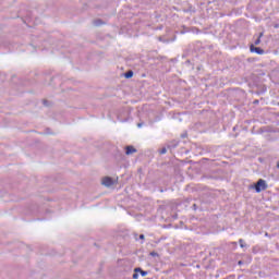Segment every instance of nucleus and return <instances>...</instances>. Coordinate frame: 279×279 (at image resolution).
Masks as SVG:
<instances>
[{
  "label": "nucleus",
  "instance_id": "f257e3e1",
  "mask_svg": "<svg viewBox=\"0 0 279 279\" xmlns=\"http://www.w3.org/2000/svg\"><path fill=\"white\" fill-rule=\"evenodd\" d=\"M253 187L255 189L256 193H262V191H267L268 189L267 181H265L264 179H259Z\"/></svg>",
  "mask_w": 279,
  "mask_h": 279
},
{
  "label": "nucleus",
  "instance_id": "f03ea898",
  "mask_svg": "<svg viewBox=\"0 0 279 279\" xmlns=\"http://www.w3.org/2000/svg\"><path fill=\"white\" fill-rule=\"evenodd\" d=\"M101 184H102L104 186H112V184H114V181H113L112 178H110V177H105V178H102V180H101Z\"/></svg>",
  "mask_w": 279,
  "mask_h": 279
},
{
  "label": "nucleus",
  "instance_id": "7ed1b4c3",
  "mask_svg": "<svg viewBox=\"0 0 279 279\" xmlns=\"http://www.w3.org/2000/svg\"><path fill=\"white\" fill-rule=\"evenodd\" d=\"M251 51L257 53L258 56H263V53H265L263 48L254 47V45H251Z\"/></svg>",
  "mask_w": 279,
  "mask_h": 279
},
{
  "label": "nucleus",
  "instance_id": "20e7f679",
  "mask_svg": "<svg viewBox=\"0 0 279 279\" xmlns=\"http://www.w3.org/2000/svg\"><path fill=\"white\" fill-rule=\"evenodd\" d=\"M126 156H132V154H136V148H134V146H126Z\"/></svg>",
  "mask_w": 279,
  "mask_h": 279
},
{
  "label": "nucleus",
  "instance_id": "39448f33",
  "mask_svg": "<svg viewBox=\"0 0 279 279\" xmlns=\"http://www.w3.org/2000/svg\"><path fill=\"white\" fill-rule=\"evenodd\" d=\"M134 271H135V274H141V276H143V277L147 276V271H145L141 268H135Z\"/></svg>",
  "mask_w": 279,
  "mask_h": 279
},
{
  "label": "nucleus",
  "instance_id": "423d86ee",
  "mask_svg": "<svg viewBox=\"0 0 279 279\" xmlns=\"http://www.w3.org/2000/svg\"><path fill=\"white\" fill-rule=\"evenodd\" d=\"M124 77H126V80H130V77H134V72L129 71L124 74Z\"/></svg>",
  "mask_w": 279,
  "mask_h": 279
},
{
  "label": "nucleus",
  "instance_id": "0eeeda50",
  "mask_svg": "<svg viewBox=\"0 0 279 279\" xmlns=\"http://www.w3.org/2000/svg\"><path fill=\"white\" fill-rule=\"evenodd\" d=\"M262 36H263V33H260L258 38L255 40V45H260V37Z\"/></svg>",
  "mask_w": 279,
  "mask_h": 279
},
{
  "label": "nucleus",
  "instance_id": "6e6552de",
  "mask_svg": "<svg viewBox=\"0 0 279 279\" xmlns=\"http://www.w3.org/2000/svg\"><path fill=\"white\" fill-rule=\"evenodd\" d=\"M239 243H240V247H245V244H243V239H240Z\"/></svg>",
  "mask_w": 279,
  "mask_h": 279
},
{
  "label": "nucleus",
  "instance_id": "1a4fd4ad",
  "mask_svg": "<svg viewBox=\"0 0 279 279\" xmlns=\"http://www.w3.org/2000/svg\"><path fill=\"white\" fill-rule=\"evenodd\" d=\"M133 279H138V272L133 274Z\"/></svg>",
  "mask_w": 279,
  "mask_h": 279
},
{
  "label": "nucleus",
  "instance_id": "9d476101",
  "mask_svg": "<svg viewBox=\"0 0 279 279\" xmlns=\"http://www.w3.org/2000/svg\"><path fill=\"white\" fill-rule=\"evenodd\" d=\"M95 25H101V21H96Z\"/></svg>",
  "mask_w": 279,
  "mask_h": 279
},
{
  "label": "nucleus",
  "instance_id": "9b49d317",
  "mask_svg": "<svg viewBox=\"0 0 279 279\" xmlns=\"http://www.w3.org/2000/svg\"><path fill=\"white\" fill-rule=\"evenodd\" d=\"M140 239H142V240L145 239V235H144V234H141V235H140Z\"/></svg>",
  "mask_w": 279,
  "mask_h": 279
},
{
  "label": "nucleus",
  "instance_id": "f8f14e48",
  "mask_svg": "<svg viewBox=\"0 0 279 279\" xmlns=\"http://www.w3.org/2000/svg\"><path fill=\"white\" fill-rule=\"evenodd\" d=\"M161 154H167V150L166 149L161 150Z\"/></svg>",
  "mask_w": 279,
  "mask_h": 279
},
{
  "label": "nucleus",
  "instance_id": "ddd939ff",
  "mask_svg": "<svg viewBox=\"0 0 279 279\" xmlns=\"http://www.w3.org/2000/svg\"><path fill=\"white\" fill-rule=\"evenodd\" d=\"M277 169H279V161L277 162Z\"/></svg>",
  "mask_w": 279,
  "mask_h": 279
}]
</instances>
